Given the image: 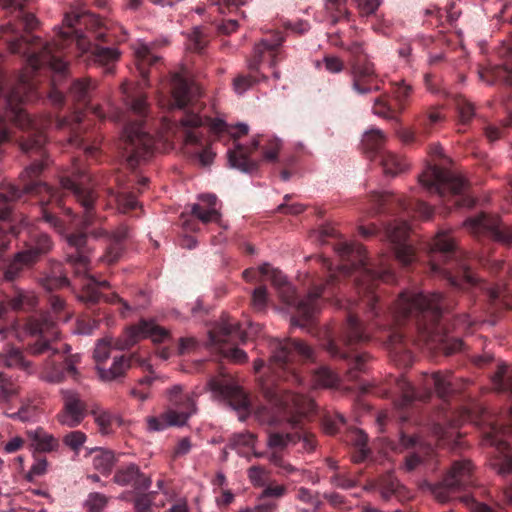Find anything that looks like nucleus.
<instances>
[{
	"label": "nucleus",
	"mask_w": 512,
	"mask_h": 512,
	"mask_svg": "<svg viewBox=\"0 0 512 512\" xmlns=\"http://www.w3.org/2000/svg\"><path fill=\"white\" fill-rule=\"evenodd\" d=\"M317 239L321 244H331L342 263L338 272L331 273L326 280H312L303 298L298 297L295 288L280 270L268 263L259 267L260 274L270 280L281 302L293 311L292 325L303 327L311 323L320 311L322 302L335 294L339 276L346 277L357 272L355 282L361 304L374 320L373 325L386 333V339L395 353L406 351V338L414 332L420 341L446 355L462 350L463 342L450 337L443 323V312L454 306L450 297L438 292L424 294L403 291L389 311L380 315L382 306L374 282L393 281L390 266L381 262L379 269L371 268L365 248L361 244L341 240L339 232L331 224L320 227Z\"/></svg>",
	"instance_id": "obj_1"
},
{
	"label": "nucleus",
	"mask_w": 512,
	"mask_h": 512,
	"mask_svg": "<svg viewBox=\"0 0 512 512\" xmlns=\"http://www.w3.org/2000/svg\"><path fill=\"white\" fill-rule=\"evenodd\" d=\"M79 21L80 15L67 13L63 19L65 27L51 42H43L40 38L32 36H20L8 42L9 50L12 53L23 54L32 70L37 71L47 66L53 71V88L49 97L56 106H62L65 101L64 94L56 88V85L68 74L65 51L71 44L75 43L81 54L87 55L89 61L105 67L106 74L114 73L115 63L120 58V52L116 48L106 47L87 40L75 28Z\"/></svg>",
	"instance_id": "obj_2"
},
{
	"label": "nucleus",
	"mask_w": 512,
	"mask_h": 512,
	"mask_svg": "<svg viewBox=\"0 0 512 512\" xmlns=\"http://www.w3.org/2000/svg\"><path fill=\"white\" fill-rule=\"evenodd\" d=\"M270 358L268 369L273 379L264 380L261 390L264 397L281 412L292 430L301 435L303 448L313 451L316 447L314 436L303 429V420L312 410L313 402L301 392H293L275 384L281 380L291 385H300L303 376L300 365L313 357L312 349L298 339H272L269 343Z\"/></svg>",
	"instance_id": "obj_3"
},
{
	"label": "nucleus",
	"mask_w": 512,
	"mask_h": 512,
	"mask_svg": "<svg viewBox=\"0 0 512 512\" xmlns=\"http://www.w3.org/2000/svg\"><path fill=\"white\" fill-rule=\"evenodd\" d=\"M410 226L403 219H395L385 226V237L393 245L397 261L403 267L421 264L425 272L444 279L454 290L477 287L479 282L463 251L456 245L450 234L438 233L431 243L425 244L420 255L409 240Z\"/></svg>",
	"instance_id": "obj_4"
},
{
	"label": "nucleus",
	"mask_w": 512,
	"mask_h": 512,
	"mask_svg": "<svg viewBox=\"0 0 512 512\" xmlns=\"http://www.w3.org/2000/svg\"><path fill=\"white\" fill-rule=\"evenodd\" d=\"M27 329L32 336L27 344V352L33 356H47L42 368L43 379L55 384L63 382L67 377L77 380L80 375L77 370L80 355H68L70 346L66 344L58 346V330L53 317L46 314L31 317Z\"/></svg>",
	"instance_id": "obj_5"
},
{
	"label": "nucleus",
	"mask_w": 512,
	"mask_h": 512,
	"mask_svg": "<svg viewBox=\"0 0 512 512\" xmlns=\"http://www.w3.org/2000/svg\"><path fill=\"white\" fill-rule=\"evenodd\" d=\"M429 154L433 163L419 175L422 186L430 194L451 202L452 206L458 208L474 206L475 200L468 192V182L448 169L447 166L451 161L444 155L443 148L439 144H432Z\"/></svg>",
	"instance_id": "obj_6"
},
{
	"label": "nucleus",
	"mask_w": 512,
	"mask_h": 512,
	"mask_svg": "<svg viewBox=\"0 0 512 512\" xmlns=\"http://www.w3.org/2000/svg\"><path fill=\"white\" fill-rule=\"evenodd\" d=\"M124 101L128 116L125 122L122 137V149L130 168H135L140 161L147 160L154 149V138L145 129L144 122L148 113L146 94L140 91H124Z\"/></svg>",
	"instance_id": "obj_7"
},
{
	"label": "nucleus",
	"mask_w": 512,
	"mask_h": 512,
	"mask_svg": "<svg viewBox=\"0 0 512 512\" xmlns=\"http://www.w3.org/2000/svg\"><path fill=\"white\" fill-rule=\"evenodd\" d=\"M369 339V332L363 326L357 314L350 309L337 335L333 336L328 333L323 342V347L332 358L346 361L349 379L356 380L360 373L366 372L367 364L371 359L368 353L358 352L357 346Z\"/></svg>",
	"instance_id": "obj_8"
},
{
	"label": "nucleus",
	"mask_w": 512,
	"mask_h": 512,
	"mask_svg": "<svg viewBox=\"0 0 512 512\" xmlns=\"http://www.w3.org/2000/svg\"><path fill=\"white\" fill-rule=\"evenodd\" d=\"M469 383L467 379L455 378L449 371H437L431 374H423L421 378V389H416L405 378L397 379L396 386L401 392V397L395 402V405L399 410L400 419L407 421L409 419L407 410L413 407L417 401H428L433 393H436L437 397L442 400L444 404H448L449 400L455 394L461 393Z\"/></svg>",
	"instance_id": "obj_9"
},
{
	"label": "nucleus",
	"mask_w": 512,
	"mask_h": 512,
	"mask_svg": "<svg viewBox=\"0 0 512 512\" xmlns=\"http://www.w3.org/2000/svg\"><path fill=\"white\" fill-rule=\"evenodd\" d=\"M512 436V408L506 424L491 423L483 432L482 445L490 447L489 466L501 477L512 476V454L508 437Z\"/></svg>",
	"instance_id": "obj_10"
},
{
	"label": "nucleus",
	"mask_w": 512,
	"mask_h": 512,
	"mask_svg": "<svg viewBox=\"0 0 512 512\" xmlns=\"http://www.w3.org/2000/svg\"><path fill=\"white\" fill-rule=\"evenodd\" d=\"M258 331V325H250L249 331H246L239 322L227 317L222 318L221 322L209 332V340L223 357L235 363H243L247 360V354L236 345L245 343L250 335Z\"/></svg>",
	"instance_id": "obj_11"
},
{
	"label": "nucleus",
	"mask_w": 512,
	"mask_h": 512,
	"mask_svg": "<svg viewBox=\"0 0 512 512\" xmlns=\"http://www.w3.org/2000/svg\"><path fill=\"white\" fill-rule=\"evenodd\" d=\"M476 483L475 466L470 459L454 460L443 479L432 487V493L440 502H447L457 493L467 491Z\"/></svg>",
	"instance_id": "obj_12"
},
{
	"label": "nucleus",
	"mask_w": 512,
	"mask_h": 512,
	"mask_svg": "<svg viewBox=\"0 0 512 512\" xmlns=\"http://www.w3.org/2000/svg\"><path fill=\"white\" fill-rule=\"evenodd\" d=\"M196 393H184L182 387L174 386L168 392L171 409L160 417L148 419V428L152 431H162L171 425H184L187 419L196 412Z\"/></svg>",
	"instance_id": "obj_13"
},
{
	"label": "nucleus",
	"mask_w": 512,
	"mask_h": 512,
	"mask_svg": "<svg viewBox=\"0 0 512 512\" xmlns=\"http://www.w3.org/2000/svg\"><path fill=\"white\" fill-rule=\"evenodd\" d=\"M464 225L479 240L493 241L506 247L512 245V225L503 223L497 215L482 212L468 218ZM510 274L512 276V269Z\"/></svg>",
	"instance_id": "obj_14"
},
{
	"label": "nucleus",
	"mask_w": 512,
	"mask_h": 512,
	"mask_svg": "<svg viewBox=\"0 0 512 512\" xmlns=\"http://www.w3.org/2000/svg\"><path fill=\"white\" fill-rule=\"evenodd\" d=\"M204 125H207V123L198 114L186 113L180 120L181 127L177 138L186 148L194 146L193 153L203 166H208L213 162L215 153L203 138L202 129Z\"/></svg>",
	"instance_id": "obj_15"
},
{
	"label": "nucleus",
	"mask_w": 512,
	"mask_h": 512,
	"mask_svg": "<svg viewBox=\"0 0 512 512\" xmlns=\"http://www.w3.org/2000/svg\"><path fill=\"white\" fill-rule=\"evenodd\" d=\"M373 213L403 212L408 216H419L428 219L433 210L431 206L421 200L405 199L391 193L373 192L370 195Z\"/></svg>",
	"instance_id": "obj_16"
},
{
	"label": "nucleus",
	"mask_w": 512,
	"mask_h": 512,
	"mask_svg": "<svg viewBox=\"0 0 512 512\" xmlns=\"http://www.w3.org/2000/svg\"><path fill=\"white\" fill-rule=\"evenodd\" d=\"M205 389L211 391L214 397L227 401L234 410L239 412V419L245 420L250 412L249 398L229 375L221 374L210 378Z\"/></svg>",
	"instance_id": "obj_17"
},
{
	"label": "nucleus",
	"mask_w": 512,
	"mask_h": 512,
	"mask_svg": "<svg viewBox=\"0 0 512 512\" xmlns=\"http://www.w3.org/2000/svg\"><path fill=\"white\" fill-rule=\"evenodd\" d=\"M285 36L280 31H275L265 35L254 46L253 54L248 60V68L251 72L259 71L260 65L268 63L270 68H274L286 57L282 44Z\"/></svg>",
	"instance_id": "obj_18"
},
{
	"label": "nucleus",
	"mask_w": 512,
	"mask_h": 512,
	"mask_svg": "<svg viewBox=\"0 0 512 512\" xmlns=\"http://www.w3.org/2000/svg\"><path fill=\"white\" fill-rule=\"evenodd\" d=\"M52 246L53 242L49 235L44 233L35 234L27 248L19 252L9 265L5 271V278L10 281L14 280L23 266L32 265L38 261L42 255L52 249Z\"/></svg>",
	"instance_id": "obj_19"
},
{
	"label": "nucleus",
	"mask_w": 512,
	"mask_h": 512,
	"mask_svg": "<svg viewBox=\"0 0 512 512\" xmlns=\"http://www.w3.org/2000/svg\"><path fill=\"white\" fill-rule=\"evenodd\" d=\"M39 281L41 286L50 293L47 301L54 313L53 319L55 321L60 319L66 320V315H61L65 310V301L59 295L51 293L53 290L68 286L69 284V280L62 263H51L49 272L41 277Z\"/></svg>",
	"instance_id": "obj_20"
},
{
	"label": "nucleus",
	"mask_w": 512,
	"mask_h": 512,
	"mask_svg": "<svg viewBox=\"0 0 512 512\" xmlns=\"http://www.w3.org/2000/svg\"><path fill=\"white\" fill-rule=\"evenodd\" d=\"M147 337L154 342H164L169 337V333L153 321L142 319L137 325H132L125 330L117 340L116 347L120 350L130 349L139 340Z\"/></svg>",
	"instance_id": "obj_21"
},
{
	"label": "nucleus",
	"mask_w": 512,
	"mask_h": 512,
	"mask_svg": "<svg viewBox=\"0 0 512 512\" xmlns=\"http://www.w3.org/2000/svg\"><path fill=\"white\" fill-rule=\"evenodd\" d=\"M81 111L75 112L73 116L57 118L55 121L56 128L67 133V141L72 146L82 149L87 158H96L99 149L96 145H91L88 138L84 136L85 132L81 126Z\"/></svg>",
	"instance_id": "obj_22"
},
{
	"label": "nucleus",
	"mask_w": 512,
	"mask_h": 512,
	"mask_svg": "<svg viewBox=\"0 0 512 512\" xmlns=\"http://www.w3.org/2000/svg\"><path fill=\"white\" fill-rule=\"evenodd\" d=\"M60 394L63 406L56 416L58 422L69 428L77 427L87 415L86 402L72 389H62Z\"/></svg>",
	"instance_id": "obj_23"
},
{
	"label": "nucleus",
	"mask_w": 512,
	"mask_h": 512,
	"mask_svg": "<svg viewBox=\"0 0 512 512\" xmlns=\"http://www.w3.org/2000/svg\"><path fill=\"white\" fill-rule=\"evenodd\" d=\"M351 88L358 95H368L381 90L379 75L373 62L350 64Z\"/></svg>",
	"instance_id": "obj_24"
},
{
	"label": "nucleus",
	"mask_w": 512,
	"mask_h": 512,
	"mask_svg": "<svg viewBox=\"0 0 512 512\" xmlns=\"http://www.w3.org/2000/svg\"><path fill=\"white\" fill-rule=\"evenodd\" d=\"M171 106L184 109L193 105L201 95L200 87L183 74L174 72L170 77Z\"/></svg>",
	"instance_id": "obj_25"
},
{
	"label": "nucleus",
	"mask_w": 512,
	"mask_h": 512,
	"mask_svg": "<svg viewBox=\"0 0 512 512\" xmlns=\"http://www.w3.org/2000/svg\"><path fill=\"white\" fill-rule=\"evenodd\" d=\"M111 344L105 339L98 340L96 347L93 352V357L97 363V370L99 377L105 381H111L122 376L125 370L130 366V359L125 356L115 358L112 366L109 369H105L100 366L102 362H105L110 355Z\"/></svg>",
	"instance_id": "obj_26"
},
{
	"label": "nucleus",
	"mask_w": 512,
	"mask_h": 512,
	"mask_svg": "<svg viewBox=\"0 0 512 512\" xmlns=\"http://www.w3.org/2000/svg\"><path fill=\"white\" fill-rule=\"evenodd\" d=\"M498 55L506 61L503 64L479 70V79L489 85L500 84L512 90V65L508 63L512 59V47L502 46L498 50Z\"/></svg>",
	"instance_id": "obj_27"
},
{
	"label": "nucleus",
	"mask_w": 512,
	"mask_h": 512,
	"mask_svg": "<svg viewBox=\"0 0 512 512\" xmlns=\"http://www.w3.org/2000/svg\"><path fill=\"white\" fill-rule=\"evenodd\" d=\"M262 136H256L250 145L237 143L234 149L227 151L228 162L232 168L241 172L252 174L259 169V161L252 160L250 156L259 149Z\"/></svg>",
	"instance_id": "obj_28"
},
{
	"label": "nucleus",
	"mask_w": 512,
	"mask_h": 512,
	"mask_svg": "<svg viewBox=\"0 0 512 512\" xmlns=\"http://www.w3.org/2000/svg\"><path fill=\"white\" fill-rule=\"evenodd\" d=\"M113 481L120 486H130L136 492L146 491L151 486V478L141 472L135 463L119 466L115 471Z\"/></svg>",
	"instance_id": "obj_29"
},
{
	"label": "nucleus",
	"mask_w": 512,
	"mask_h": 512,
	"mask_svg": "<svg viewBox=\"0 0 512 512\" xmlns=\"http://www.w3.org/2000/svg\"><path fill=\"white\" fill-rule=\"evenodd\" d=\"M136 68L142 78L140 85L149 86L150 69H157L161 65V57L156 55L150 46L139 43L134 47Z\"/></svg>",
	"instance_id": "obj_30"
},
{
	"label": "nucleus",
	"mask_w": 512,
	"mask_h": 512,
	"mask_svg": "<svg viewBox=\"0 0 512 512\" xmlns=\"http://www.w3.org/2000/svg\"><path fill=\"white\" fill-rule=\"evenodd\" d=\"M200 203L191 206V214L207 224L210 222L221 223V213L217 208L218 199L214 194H202L198 197Z\"/></svg>",
	"instance_id": "obj_31"
},
{
	"label": "nucleus",
	"mask_w": 512,
	"mask_h": 512,
	"mask_svg": "<svg viewBox=\"0 0 512 512\" xmlns=\"http://www.w3.org/2000/svg\"><path fill=\"white\" fill-rule=\"evenodd\" d=\"M97 82L90 77L79 78L72 82L68 97L80 107H87L92 99Z\"/></svg>",
	"instance_id": "obj_32"
},
{
	"label": "nucleus",
	"mask_w": 512,
	"mask_h": 512,
	"mask_svg": "<svg viewBox=\"0 0 512 512\" xmlns=\"http://www.w3.org/2000/svg\"><path fill=\"white\" fill-rule=\"evenodd\" d=\"M345 442L355 449L352 455L354 462L360 463L367 459L370 450L367 446L368 436L364 431L357 428L348 430L345 435Z\"/></svg>",
	"instance_id": "obj_33"
},
{
	"label": "nucleus",
	"mask_w": 512,
	"mask_h": 512,
	"mask_svg": "<svg viewBox=\"0 0 512 512\" xmlns=\"http://www.w3.org/2000/svg\"><path fill=\"white\" fill-rule=\"evenodd\" d=\"M385 143V135L379 129H371L367 131L362 138V148L370 160H376L380 157Z\"/></svg>",
	"instance_id": "obj_34"
},
{
	"label": "nucleus",
	"mask_w": 512,
	"mask_h": 512,
	"mask_svg": "<svg viewBox=\"0 0 512 512\" xmlns=\"http://www.w3.org/2000/svg\"><path fill=\"white\" fill-rule=\"evenodd\" d=\"M38 299L31 292H18L9 302L0 301V319L4 317L10 307L17 311H29L37 306Z\"/></svg>",
	"instance_id": "obj_35"
},
{
	"label": "nucleus",
	"mask_w": 512,
	"mask_h": 512,
	"mask_svg": "<svg viewBox=\"0 0 512 512\" xmlns=\"http://www.w3.org/2000/svg\"><path fill=\"white\" fill-rule=\"evenodd\" d=\"M378 489L382 499L388 501L393 495L401 497L404 486L399 483L392 472H387L379 477Z\"/></svg>",
	"instance_id": "obj_36"
},
{
	"label": "nucleus",
	"mask_w": 512,
	"mask_h": 512,
	"mask_svg": "<svg viewBox=\"0 0 512 512\" xmlns=\"http://www.w3.org/2000/svg\"><path fill=\"white\" fill-rule=\"evenodd\" d=\"M205 122L207 123V130L209 132H212L215 135L227 132L231 135L234 141H236L241 136L246 135L249 131V127L246 124H238L235 127L229 128L224 121L219 119L206 118Z\"/></svg>",
	"instance_id": "obj_37"
},
{
	"label": "nucleus",
	"mask_w": 512,
	"mask_h": 512,
	"mask_svg": "<svg viewBox=\"0 0 512 512\" xmlns=\"http://www.w3.org/2000/svg\"><path fill=\"white\" fill-rule=\"evenodd\" d=\"M301 435L298 431L280 432L271 431L268 434L267 444L269 448L275 451H282L290 444H296L300 441Z\"/></svg>",
	"instance_id": "obj_38"
},
{
	"label": "nucleus",
	"mask_w": 512,
	"mask_h": 512,
	"mask_svg": "<svg viewBox=\"0 0 512 512\" xmlns=\"http://www.w3.org/2000/svg\"><path fill=\"white\" fill-rule=\"evenodd\" d=\"M486 297L495 309H512V294L506 287L496 286L486 289Z\"/></svg>",
	"instance_id": "obj_39"
},
{
	"label": "nucleus",
	"mask_w": 512,
	"mask_h": 512,
	"mask_svg": "<svg viewBox=\"0 0 512 512\" xmlns=\"http://www.w3.org/2000/svg\"><path fill=\"white\" fill-rule=\"evenodd\" d=\"M26 0H0V6L4 9H13L17 11L18 17L24 24L26 30H33L37 26V19L32 13L24 11Z\"/></svg>",
	"instance_id": "obj_40"
},
{
	"label": "nucleus",
	"mask_w": 512,
	"mask_h": 512,
	"mask_svg": "<svg viewBox=\"0 0 512 512\" xmlns=\"http://www.w3.org/2000/svg\"><path fill=\"white\" fill-rule=\"evenodd\" d=\"M108 196L115 202L117 208L122 213H128L137 208L138 202L132 192L114 191L112 188H107Z\"/></svg>",
	"instance_id": "obj_41"
},
{
	"label": "nucleus",
	"mask_w": 512,
	"mask_h": 512,
	"mask_svg": "<svg viewBox=\"0 0 512 512\" xmlns=\"http://www.w3.org/2000/svg\"><path fill=\"white\" fill-rule=\"evenodd\" d=\"M386 175L395 176L406 168L405 161L391 152L385 151L377 159Z\"/></svg>",
	"instance_id": "obj_42"
},
{
	"label": "nucleus",
	"mask_w": 512,
	"mask_h": 512,
	"mask_svg": "<svg viewBox=\"0 0 512 512\" xmlns=\"http://www.w3.org/2000/svg\"><path fill=\"white\" fill-rule=\"evenodd\" d=\"M444 116L440 113L438 109L431 108L428 109L421 114H419L416 118V127L423 133L424 135H428L432 128L443 121Z\"/></svg>",
	"instance_id": "obj_43"
},
{
	"label": "nucleus",
	"mask_w": 512,
	"mask_h": 512,
	"mask_svg": "<svg viewBox=\"0 0 512 512\" xmlns=\"http://www.w3.org/2000/svg\"><path fill=\"white\" fill-rule=\"evenodd\" d=\"M0 363L7 367H17L24 371H32V363L27 361L18 348H10L5 354H0Z\"/></svg>",
	"instance_id": "obj_44"
},
{
	"label": "nucleus",
	"mask_w": 512,
	"mask_h": 512,
	"mask_svg": "<svg viewBox=\"0 0 512 512\" xmlns=\"http://www.w3.org/2000/svg\"><path fill=\"white\" fill-rule=\"evenodd\" d=\"M412 93V86L407 84L404 80L392 82V95L399 113L403 112L407 107Z\"/></svg>",
	"instance_id": "obj_45"
},
{
	"label": "nucleus",
	"mask_w": 512,
	"mask_h": 512,
	"mask_svg": "<svg viewBox=\"0 0 512 512\" xmlns=\"http://www.w3.org/2000/svg\"><path fill=\"white\" fill-rule=\"evenodd\" d=\"M20 386L11 376L0 372V405L8 404L19 395Z\"/></svg>",
	"instance_id": "obj_46"
},
{
	"label": "nucleus",
	"mask_w": 512,
	"mask_h": 512,
	"mask_svg": "<svg viewBox=\"0 0 512 512\" xmlns=\"http://www.w3.org/2000/svg\"><path fill=\"white\" fill-rule=\"evenodd\" d=\"M494 388L499 392H508L512 395V368L498 365V370L492 377Z\"/></svg>",
	"instance_id": "obj_47"
},
{
	"label": "nucleus",
	"mask_w": 512,
	"mask_h": 512,
	"mask_svg": "<svg viewBox=\"0 0 512 512\" xmlns=\"http://www.w3.org/2000/svg\"><path fill=\"white\" fill-rule=\"evenodd\" d=\"M30 437L35 442L38 450L43 452H51L58 448V440L51 434H48L43 429L38 428L34 432H29Z\"/></svg>",
	"instance_id": "obj_48"
},
{
	"label": "nucleus",
	"mask_w": 512,
	"mask_h": 512,
	"mask_svg": "<svg viewBox=\"0 0 512 512\" xmlns=\"http://www.w3.org/2000/svg\"><path fill=\"white\" fill-rule=\"evenodd\" d=\"M91 414L102 434L111 433L113 424L119 421V418L115 414L101 408L93 409Z\"/></svg>",
	"instance_id": "obj_49"
},
{
	"label": "nucleus",
	"mask_w": 512,
	"mask_h": 512,
	"mask_svg": "<svg viewBox=\"0 0 512 512\" xmlns=\"http://www.w3.org/2000/svg\"><path fill=\"white\" fill-rule=\"evenodd\" d=\"M348 0H325V9L332 18V23L337 24L341 20H349L350 11L346 4Z\"/></svg>",
	"instance_id": "obj_50"
},
{
	"label": "nucleus",
	"mask_w": 512,
	"mask_h": 512,
	"mask_svg": "<svg viewBox=\"0 0 512 512\" xmlns=\"http://www.w3.org/2000/svg\"><path fill=\"white\" fill-rule=\"evenodd\" d=\"M255 440V435L248 431L234 433L229 437L227 447L232 450H236L239 454H242L243 448L254 447Z\"/></svg>",
	"instance_id": "obj_51"
},
{
	"label": "nucleus",
	"mask_w": 512,
	"mask_h": 512,
	"mask_svg": "<svg viewBox=\"0 0 512 512\" xmlns=\"http://www.w3.org/2000/svg\"><path fill=\"white\" fill-rule=\"evenodd\" d=\"M115 463V455L110 450H99L93 457V466L103 474L109 473Z\"/></svg>",
	"instance_id": "obj_52"
},
{
	"label": "nucleus",
	"mask_w": 512,
	"mask_h": 512,
	"mask_svg": "<svg viewBox=\"0 0 512 512\" xmlns=\"http://www.w3.org/2000/svg\"><path fill=\"white\" fill-rule=\"evenodd\" d=\"M7 417L13 420H19L21 422L31 421L36 417L37 414V406L32 404V402L27 399L21 401V406L16 412H5Z\"/></svg>",
	"instance_id": "obj_53"
},
{
	"label": "nucleus",
	"mask_w": 512,
	"mask_h": 512,
	"mask_svg": "<svg viewBox=\"0 0 512 512\" xmlns=\"http://www.w3.org/2000/svg\"><path fill=\"white\" fill-rule=\"evenodd\" d=\"M459 419L455 418V414L453 411L447 410L442 407L441 412L437 417V433L440 434L442 438L446 437L447 432L445 431V426H449L450 428H457L459 426Z\"/></svg>",
	"instance_id": "obj_54"
},
{
	"label": "nucleus",
	"mask_w": 512,
	"mask_h": 512,
	"mask_svg": "<svg viewBox=\"0 0 512 512\" xmlns=\"http://www.w3.org/2000/svg\"><path fill=\"white\" fill-rule=\"evenodd\" d=\"M373 113L383 118L396 119L399 112L390 105L388 95L385 94L375 99Z\"/></svg>",
	"instance_id": "obj_55"
},
{
	"label": "nucleus",
	"mask_w": 512,
	"mask_h": 512,
	"mask_svg": "<svg viewBox=\"0 0 512 512\" xmlns=\"http://www.w3.org/2000/svg\"><path fill=\"white\" fill-rule=\"evenodd\" d=\"M208 38L200 28H195L189 35L187 47L189 50L201 53L207 46Z\"/></svg>",
	"instance_id": "obj_56"
},
{
	"label": "nucleus",
	"mask_w": 512,
	"mask_h": 512,
	"mask_svg": "<svg viewBox=\"0 0 512 512\" xmlns=\"http://www.w3.org/2000/svg\"><path fill=\"white\" fill-rule=\"evenodd\" d=\"M340 47L350 53L352 57L350 64H356L358 61L360 63L372 62L366 54L363 44L360 42L355 41L346 47L341 43Z\"/></svg>",
	"instance_id": "obj_57"
},
{
	"label": "nucleus",
	"mask_w": 512,
	"mask_h": 512,
	"mask_svg": "<svg viewBox=\"0 0 512 512\" xmlns=\"http://www.w3.org/2000/svg\"><path fill=\"white\" fill-rule=\"evenodd\" d=\"M79 300L85 303L89 308L99 303L102 294L98 291L97 287L92 283L87 284L79 294Z\"/></svg>",
	"instance_id": "obj_58"
},
{
	"label": "nucleus",
	"mask_w": 512,
	"mask_h": 512,
	"mask_svg": "<svg viewBox=\"0 0 512 512\" xmlns=\"http://www.w3.org/2000/svg\"><path fill=\"white\" fill-rule=\"evenodd\" d=\"M108 497L98 492H92L85 500V507L88 512H102L107 506Z\"/></svg>",
	"instance_id": "obj_59"
},
{
	"label": "nucleus",
	"mask_w": 512,
	"mask_h": 512,
	"mask_svg": "<svg viewBox=\"0 0 512 512\" xmlns=\"http://www.w3.org/2000/svg\"><path fill=\"white\" fill-rule=\"evenodd\" d=\"M282 143L278 138H270L262 147L263 159L266 161L275 162L278 159V153L281 149Z\"/></svg>",
	"instance_id": "obj_60"
},
{
	"label": "nucleus",
	"mask_w": 512,
	"mask_h": 512,
	"mask_svg": "<svg viewBox=\"0 0 512 512\" xmlns=\"http://www.w3.org/2000/svg\"><path fill=\"white\" fill-rule=\"evenodd\" d=\"M345 424V419L342 415L336 414L334 416H326L323 419V429L329 435H336L342 426Z\"/></svg>",
	"instance_id": "obj_61"
},
{
	"label": "nucleus",
	"mask_w": 512,
	"mask_h": 512,
	"mask_svg": "<svg viewBox=\"0 0 512 512\" xmlns=\"http://www.w3.org/2000/svg\"><path fill=\"white\" fill-rule=\"evenodd\" d=\"M502 127L497 126H487L485 129L486 137L491 141H496L502 136V132L504 128H508L512 126V110H508V116L506 119L501 121Z\"/></svg>",
	"instance_id": "obj_62"
},
{
	"label": "nucleus",
	"mask_w": 512,
	"mask_h": 512,
	"mask_svg": "<svg viewBox=\"0 0 512 512\" xmlns=\"http://www.w3.org/2000/svg\"><path fill=\"white\" fill-rule=\"evenodd\" d=\"M316 385L322 387H333L337 382L336 375L327 368H320L314 375Z\"/></svg>",
	"instance_id": "obj_63"
},
{
	"label": "nucleus",
	"mask_w": 512,
	"mask_h": 512,
	"mask_svg": "<svg viewBox=\"0 0 512 512\" xmlns=\"http://www.w3.org/2000/svg\"><path fill=\"white\" fill-rule=\"evenodd\" d=\"M248 478L256 487H264L267 484V471L262 466H251L248 471Z\"/></svg>",
	"instance_id": "obj_64"
}]
</instances>
